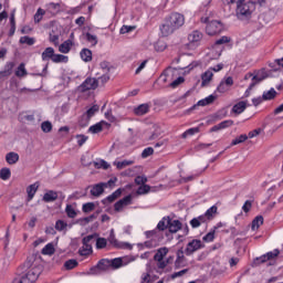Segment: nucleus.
Listing matches in <instances>:
<instances>
[{
	"mask_svg": "<svg viewBox=\"0 0 283 283\" xmlns=\"http://www.w3.org/2000/svg\"><path fill=\"white\" fill-rule=\"evenodd\" d=\"M20 277L18 279V283H34L39 280L41 275L42 269L41 265H34L32 260H27L21 266Z\"/></svg>",
	"mask_w": 283,
	"mask_h": 283,
	"instance_id": "1",
	"label": "nucleus"
},
{
	"mask_svg": "<svg viewBox=\"0 0 283 283\" xmlns=\"http://www.w3.org/2000/svg\"><path fill=\"white\" fill-rule=\"evenodd\" d=\"M144 235H146L147 241L137 244L139 251H143V249H156L165 240V232H159L158 228L145 231Z\"/></svg>",
	"mask_w": 283,
	"mask_h": 283,
	"instance_id": "2",
	"label": "nucleus"
},
{
	"mask_svg": "<svg viewBox=\"0 0 283 283\" xmlns=\"http://www.w3.org/2000/svg\"><path fill=\"white\" fill-rule=\"evenodd\" d=\"M255 11V2L247 0H238L235 17L239 21H249Z\"/></svg>",
	"mask_w": 283,
	"mask_h": 283,
	"instance_id": "3",
	"label": "nucleus"
},
{
	"mask_svg": "<svg viewBox=\"0 0 283 283\" xmlns=\"http://www.w3.org/2000/svg\"><path fill=\"white\" fill-rule=\"evenodd\" d=\"M159 233L168 231L170 233H178L182 229V222L178 219H171V217H164L156 226Z\"/></svg>",
	"mask_w": 283,
	"mask_h": 283,
	"instance_id": "4",
	"label": "nucleus"
},
{
	"mask_svg": "<svg viewBox=\"0 0 283 283\" xmlns=\"http://www.w3.org/2000/svg\"><path fill=\"white\" fill-rule=\"evenodd\" d=\"M201 23H206V33L209 36H216L217 34H221L222 30H224V24H222L220 20L209 21V17L201 18Z\"/></svg>",
	"mask_w": 283,
	"mask_h": 283,
	"instance_id": "5",
	"label": "nucleus"
},
{
	"mask_svg": "<svg viewBox=\"0 0 283 283\" xmlns=\"http://www.w3.org/2000/svg\"><path fill=\"white\" fill-rule=\"evenodd\" d=\"M252 76V78H251ZM251 78V83L249 84V90H253L254 85H258V83H262V81L269 78V71L266 69L262 67L259 71H256V74L253 75V73H248L245 75V80Z\"/></svg>",
	"mask_w": 283,
	"mask_h": 283,
	"instance_id": "6",
	"label": "nucleus"
},
{
	"mask_svg": "<svg viewBox=\"0 0 283 283\" xmlns=\"http://www.w3.org/2000/svg\"><path fill=\"white\" fill-rule=\"evenodd\" d=\"M166 23H170V25L176 30H180L185 25V15L178 12H171L169 17L165 18Z\"/></svg>",
	"mask_w": 283,
	"mask_h": 283,
	"instance_id": "7",
	"label": "nucleus"
},
{
	"mask_svg": "<svg viewBox=\"0 0 283 283\" xmlns=\"http://www.w3.org/2000/svg\"><path fill=\"white\" fill-rule=\"evenodd\" d=\"M280 255V249H274L273 251L266 252L265 254H262L261 256H258L254 259L253 264L255 266H260V264H264L269 262V260H275Z\"/></svg>",
	"mask_w": 283,
	"mask_h": 283,
	"instance_id": "8",
	"label": "nucleus"
},
{
	"mask_svg": "<svg viewBox=\"0 0 283 283\" xmlns=\"http://www.w3.org/2000/svg\"><path fill=\"white\" fill-rule=\"evenodd\" d=\"M112 263L109 259H101L96 265L90 269V275H96L98 271H109Z\"/></svg>",
	"mask_w": 283,
	"mask_h": 283,
	"instance_id": "9",
	"label": "nucleus"
},
{
	"mask_svg": "<svg viewBox=\"0 0 283 283\" xmlns=\"http://www.w3.org/2000/svg\"><path fill=\"white\" fill-rule=\"evenodd\" d=\"M233 76H224L218 84L216 92L219 94H227L231 87H233Z\"/></svg>",
	"mask_w": 283,
	"mask_h": 283,
	"instance_id": "10",
	"label": "nucleus"
},
{
	"mask_svg": "<svg viewBox=\"0 0 283 283\" xmlns=\"http://www.w3.org/2000/svg\"><path fill=\"white\" fill-rule=\"evenodd\" d=\"M98 87V80L96 77H86L85 81L77 87L78 92H90Z\"/></svg>",
	"mask_w": 283,
	"mask_h": 283,
	"instance_id": "11",
	"label": "nucleus"
},
{
	"mask_svg": "<svg viewBox=\"0 0 283 283\" xmlns=\"http://www.w3.org/2000/svg\"><path fill=\"white\" fill-rule=\"evenodd\" d=\"M108 242L115 249H127L128 251H132V249H134V247L129 242H120V241H118L116 239V235H114V229L111 230Z\"/></svg>",
	"mask_w": 283,
	"mask_h": 283,
	"instance_id": "12",
	"label": "nucleus"
},
{
	"mask_svg": "<svg viewBox=\"0 0 283 283\" xmlns=\"http://www.w3.org/2000/svg\"><path fill=\"white\" fill-rule=\"evenodd\" d=\"M202 241L195 239L187 244L185 253L186 255H193V253L199 251V249H202Z\"/></svg>",
	"mask_w": 283,
	"mask_h": 283,
	"instance_id": "13",
	"label": "nucleus"
},
{
	"mask_svg": "<svg viewBox=\"0 0 283 283\" xmlns=\"http://www.w3.org/2000/svg\"><path fill=\"white\" fill-rule=\"evenodd\" d=\"M45 12L50 14L51 17H56V14H61L63 12V9H61V3L56 2H49L45 4Z\"/></svg>",
	"mask_w": 283,
	"mask_h": 283,
	"instance_id": "14",
	"label": "nucleus"
},
{
	"mask_svg": "<svg viewBox=\"0 0 283 283\" xmlns=\"http://www.w3.org/2000/svg\"><path fill=\"white\" fill-rule=\"evenodd\" d=\"M217 98H218V96L211 94V95L207 96L206 98L198 101L197 104L192 105L189 108V112H193V109H196V107H207V105H211V103H213V101H216Z\"/></svg>",
	"mask_w": 283,
	"mask_h": 283,
	"instance_id": "15",
	"label": "nucleus"
},
{
	"mask_svg": "<svg viewBox=\"0 0 283 283\" xmlns=\"http://www.w3.org/2000/svg\"><path fill=\"white\" fill-rule=\"evenodd\" d=\"M202 32L195 30L188 34V41L190 45H195L196 48H198V45H200V42L202 41Z\"/></svg>",
	"mask_w": 283,
	"mask_h": 283,
	"instance_id": "16",
	"label": "nucleus"
},
{
	"mask_svg": "<svg viewBox=\"0 0 283 283\" xmlns=\"http://www.w3.org/2000/svg\"><path fill=\"white\" fill-rule=\"evenodd\" d=\"M159 32L161 34V36L166 38V36H171V34H174V32H176V29L171 25L170 22H166L163 23L159 27Z\"/></svg>",
	"mask_w": 283,
	"mask_h": 283,
	"instance_id": "17",
	"label": "nucleus"
},
{
	"mask_svg": "<svg viewBox=\"0 0 283 283\" xmlns=\"http://www.w3.org/2000/svg\"><path fill=\"white\" fill-rule=\"evenodd\" d=\"M174 264L175 269H182V266H185V250H182V248L176 251V260Z\"/></svg>",
	"mask_w": 283,
	"mask_h": 283,
	"instance_id": "18",
	"label": "nucleus"
},
{
	"mask_svg": "<svg viewBox=\"0 0 283 283\" xmlns=\"http://www.w3.org/2000/svg\"><path fill=\"white\" fill-rule=\"evenodd\" d=\"M233 125V119H226L210 128V134H213V132H220V129H227L228 127H231Z\"/></svg>",
	"mask_w": 283,
	"mask_h": 283,
	"instance_id": "19",
	"label": "nucleus"
},
{
	"mask_svg": "<svg viewBox=\"0 0 283 283\" xmlns=\"http://www.w3.org/2000/svg\"><path fill=\"white\" fill-rule=\"evenodd\" d=\"M150 106L148 103L140 104L136 106L133 112L135 116H145V114H149Z\"/></svg>",
	"mask_w": 283,
	"mask_h": 283,
	"instance_id": "20",
	"label": "nucleus"
},
{
	"mask_svg": "<svg viewBox=\"0 0 283 283\" xmlns=\"http://www.w3.org/2000/svg\"><path fill=\"white\" fill-rule=\"evenodd\" d=\"M105 187H107V184H105V182H99V184L94 185L91 189V196L98 198V196L104 193Z\"/></svg>",
	"mask_w": 283,
	"mask_h": 283,
	"instance_id": "21",
	"label": "nucleus"
},
{
	"mask_svg": "<svg viewBox=\"0 0 283 283\" xmlns=\"http://www.w3.org/2000/svg\"><path fill=\"white\" fill-rule=\"evenodd\" d=\"M167 253H169V249L167 247L159 248L154 255L155 262H158V264H160V262H165V255H167Z\"/></svg>",
	"mask_w": 283,
	"mask_h": 283,
	"instance_id": "22",
	"label": "nucleus"
},
{
	"mask_svg": "<svg viewBox=\"0 0 283 283\" xmlns=\"http://www.w3.org/2000/svg\"><path fill=\"white\" fill-rule=\"evenodd\" d=\"M82 244L83 245L78 249V255H81L82 258H85L94 253L92 244H87V243H82Z\"/></svg>",
	"mask_w": 283,
	"mask_h": 283,
	"instance_id": "23",
	"label": "nucleus"
},
{
	"mask_svg": "<svg viewBox=\"0 0 283 283\" xmlns=\"http://www.w3.org/2000/svg\"><path fill=\"white\" fill-rule=\"evenodd\" d=\"M36 191H39V181L30 185L28 188H27V193H28V202H30V200H32L34 198V196L36 195Z\"/></svg>",
	"mask_w": 283,
	"mask_h": 283,
	"instance_id": "24",
	"label": "nucleus"
},
{
	"mask_svg": "<svg viewBox=\"0 0 283 283\" xmlns=\"http://www.w3.org/2000/svg\"><path fill=\"white\" fill-rule=\"evenodd\" d=\"M83 36L87 43L92 45V48L98 45V36L96 34H92L90 32H84Z\"/></svg>",
	"mask_w": 283,
	"mask_h": 283,
	"instance_id": "25",
	"label": "nucleus"
},
{
	"mask_svg": "<svg viewBox=\"0 0 283 283\" xmlns=\"http://www.w3.org/2000/svg\"><path fill=\"white\" fill-rule=\"evenodd\" d=\"M211 78H213V72L211 70H208L201 74V87L209 85V83H211Z\"/></svg>",
	"mask_w": 283,
	"mask_h": 283,
	"instance_id": "26",
	"label": "nucleus"
},
{
	"mask_svg": "<svg viewBox=\"0 0 283 283\" xmlns=\"http://www.w3.org/2000/svg\"><path fill=\"white\" fill-rule=\"evenodd\" d=\"M54 48L48 46L43 52H42V61H53L54 59Z\"/></svg>",
	"mask_w": 283,
	"mask_h": 283,
	"instance_id": "27",
	"label": "nucleus"
},
{
	"mask_svg": "<svg viewBox=\"0 0 283 283\" xmlns=\"http://www.w3.org/2000/svg\"><path fill=\"white\" fill-rule=\"evenodd\" d=\"M73 42L69 39L65 40L62 44H60V52L62 54H70V50H72Z\"/></svg>",
	"mask_w": 283,
	"mask_h": 283,
	"instance_id": "28",
	"label": "nucleus"
},
{
	"mask_svg": "<svg viewBox=\"0 0 283 283\" xmlns=\"http://www.w3.org/2000/svg\"><path fill=\"white\" fill-rule=\"evenodd\" d=\"M57 199H59V193L54 190H49L43 196L44 202H54V200H57Z\"/></svg>",
	"mask_w": 283,
	"mask_h": 283,
	"instance_id": "29",
	"label": "nucleus"
},
{
	"mask_svg": "<svg viewBox=\"0 0 283 283\" xmlns=\"http://www.w3.org/2000/svg\"><path fill=\"white\" fill-rule=\"evenodd\" d=\"M80 56L84 63H90L92 61V50L84 48L80 52Z\"/></svg>",
	"mask_w": 283,
	"mask_h": 283,
	"instance_id": "30",
	"label": "nucleus"
},
{
	"mask_svg": "<svg viewBox=\"0 0 283 283\" xmlns=\"http://www.w3.org/2000/svg\"><path fill=\"white\" fill-rule=\"evenodd\" d=\"M107 247V239L103 238V237H97L95 238V248L97 251H101L103 249H106Z\"/></svg>",
	"mask_w": 283,
	"mask_h": 283,
	"instance_id": "31",
	"label": "nucleus"
},
{
	"mask_svg": "<svg viewBox=\"0 0 283 283\" xmlns=\"http://www.w3.org/2000/svg\"><path fill=\"white\" fill-rule=\"evenodd\" d=\"M244 109H247V101L238 102L237 104H234L232 106V112L234 114H242V112H244Z\"/></svg>",
	"mask_w": 283,
	"mask_h": 283,
	"instance_id": "32",
	"label": "nucleus"
},
{
	"mask_svg": "<svg viewBox=\"0 0 283 283\" xmlns=\"http://www.w3.org/2000/svg\"><path fill=\"white\" fill-rule=\"evenodd\" d=\"M277 96V91L274 87H271L269 91H264L262 94V98L264 101H273Z\"/></svg>",
	"mask_w": 283,
	"mask_h": 283,
	"instance_id": "33",
	"label": "nucleus"
},
{
	"mask_svg": "<svg viewBox=\"0 0 283 283\" xmlns=\"http://www.w3.org/2000/svg\"><path fill=\"white\" fill-rule=\"evenodd\" d=\"M6 161L8 165H17L19 163V154L11 151L6 155Z\"/></svg>",
	"mask_w": 283,
	"mask_h": 283,
	"instance_id": "34",
	"label": "nucleus"
},
{
	"mask_svg": "<svg viewBox=\"0 0 283 283\" xmlns=\"http://www.w3.org/2000/svg\"><path fill=\"white\" fill-rule=\"evenodd\" d=\"M120 266H127V262L123 258H115L111 260V269H120Z\"/></svg>",
	"mask_w": 283,
	"mask_h": 283,
	"instance_id": "35",
	"label": "nucleus"
},
{
	"mask_svg": "<svg viewBox=\"0 0 283 283\" xmlns=\"http://www.w3.org/2000/svg\"><path fill=\"white\" fill-rule=\"evenodd\" d=\"M103 124H105V120H101L90 126L88 128L90 134H101V132H103Z\"/></svg>",
	"mask_w": 283,
	"mask_h": 283,
	"instance_id": "36",
	"label": "nucleus"
},
{
	"mask_svg": "<svg viewBox=\"0 0 283 283\" xmlns=\"http://www.w3.org/2000/svg\"><path fill=\"white\" fill-rule=\"evenodd\" d=\"M262 224H264V217L256 216L253 220H252V224H251V229L252 231H255V229H260V227H262Z\"/></svg>",
	"mask_w": 283,
	"mask_h": 283,
	"instance_id": "37",
	"label": "nucleus"
},
{
	"mask_svg": "<svg viewBox=\"0 0 283 283\" xmlns=\"http://www.w3.org/2000/svg\"><path fill=\"white\" fill-rule=\"evenodd\" d=\"M15 76L18 78H23V76H28V70L25 69V63H20L15 69Z\"/></svg>",
	"mask_w": 283,
	"mask_h": 283,
	"instance_id": "38",
	"label": "nucleus"
},
{
	"mask_svg": "<svg viewBox=\"0 0 283 283\" xmlns=\"http://www.w3.org/2000/svg\"><path fill=\"white\" fill-rule=\"evenodd\" d=\"M247 140H249V136L247 134H241L231 142L230 146L235 147V145H241V143H247Z\"/></svg>",
	"mask_w": 283,
	"mask_h": 283,
	"instance_id": "39",
	"label": "nucleus"
},
{
	"mask_svg": "<svg viewBox=\"0 0 283 283\" xmlns=\"http://www.w3.org/2000/svg\"><path fill=\"white\" fill-rule=\"evenodd\" d=\"M13 70H14V62H7L4 65V70L0 72V74L2 76H10Z\"/></svg>",
	"mask_w": 283,
	"mask_h": 283,
	"instance_id": "40",
	"label": "nucleus"
},
{
	"mask_svg": "<svg viewBox=\"0 0 283 283\" xmlns=\"http://www.w3.org/2000/svg\"><path fill=\"white\" fill-rule=\"evenodd\" d=\"M133 188H134V184H127L124 186V188H118L112 195L113 197H115V199H117V198H120V196H123V191H126V189H133Z\"/></svg>",
	"mask_w": 283,
	"mask_h": 283,
	"instance_id": "41",
	"label": "nucleus"
},
{
	"mask_svg": "<svg viewBox=\"0 0 283 283\" xmlns=\"http://www.w3.org/2000/svg\"><path fill=\"white\" fill-rule=\"evenodd\" d=\"M69 61H70V57L67 55L56 54V53L53 55V60H52L53 63H69Z\"/></svg>",
	"mask_w": 283,
	"mask_h": 283,
	"instance_id": "42",
	"label": "nucleus"
},
{
	"mask_svg": "<svg viewBox=\"0 0 283 283\" xmlns=\"http://www.w3.org/2000/svg\"><path fill=\"white\" fill-rule=\"evenodd\" d=\"M196 134H200V127H191L182 133L181 138H187L188 136H196Z\"/></svg>",
	"mask_w": 283,
	"mask_h": 283,
	"instance_id": "43",
	"label": "nucleus"
},
{
	"mask_svg": "<svg viewBox=\"0 0 283 283\" xmlns=\"http://www.w3.org/2000/svg\"><path fill=\"white\" fill-rule=\"evenodd\" d=\"M45 10L42 8H39L35 12V14L33 15L34 19V23H41V21H43V17H45Z\"/></svg>",
	"mask_w": 283,
	"mask_h": 283,
	"instance_id": "44",
	"label": "nucleus"
},
{
	"mask_svg": "<svg viewBox=\"0 0 283 283\" xmlns=\"http://www.w3.org/2000/svg\"><path fill=\"white\" fill-rule=\"evenodd\" d=\"M54 243H48L41 251L42 255H54Z\"/></svg>",
	"mask_w": 283,
	"mask_h": 283,
	"instance_id": "45",
	"label": "nucleus"
},
{
	"mask_svg": "<svg viewBox=\"0 0 283 283\" xmlns=\"http://www.w3.org/2000/svg\"><path fill=\"white\" fill-rule=\"evenodd\" d=\"M19 42L24 45H34L36 43V39L31 38L30 35L21 36Z\"/></svg>",
	"mask_w": 283,
	"mask_h": 283,
	"instance_id": "46",
	"label": "nucleus"
},
{
	"mask_svg": "<svg viewBox=\"0 0 283 283\" xmlns=\"http://www.w3.org/2000/svg\"><path fill=\"white\" fill-rule=\"evenodd\" d=\"M12 176V171L10 168L4 167L0 169V178L1 180H10V177Z\"/></svg>",
	"mask_w": 283,
	"mask_h": 283,
	"instance_id": "47",
	"label": "nucleus"
},
{
	"mask_svg": "<svg viewBox=\"0 0 283 283\" xmlns=\"http://www.w3.org/2000/svg\"><path fill=\"white\" fill-rule=\"evenodd\" d=\"M76 266H78V261L76 259H70L64 263L66 271H72V269H76Z\"/></svg>",
	"mask_w": 283,
	"mask_h": 283,
	"instance_id": "48",
	"label": "nucleus"
},
{
	"mask_svg": "<svg viewBox=\"0 0 283 283\" xmlns=\"http://www.w3.org/2000/svg\"><path fill=\"white\" fill-rule=\"evenodd\" d=\"M113 165L117 168V169H125V167H129V165H134L133 160H123V161H114Z\"/></svg>",
	"mask_w": 283,
	"mask_h": 283,
	"instance_id": "49",
	"label": "nucleus"
},
{
	"mask_svg": "<svg viewBox=\"0 0 283 283\" xmlns=\"http://www.w3.org/2000/svg\"><path fill=\"white\" fill-rule=\"evenodd\" d=\"M75 138L77 140L78 147H83L87 143V140H90V137L84 134H77L75 135Z\"/></svg>",
	"mask_w": 283,
	"mask_h": 283,
	"instance_id": "50",
	"label": "nucleus"
},
{
	"mask_svg": "<svg viewBox=\"0 0 283 283\" xmlns=\"http://www.w3.org/2000/svg\"><path fill=\"white\" fill-rule=\"evenodd\" d=\"M174 260H176V256L169 255L164 262L157 263V266L158 269H165L168 264H174Z\"/></svg>",
	"mask_w": 283,
	"mask_h": 283,
	"instance_id": "51",
	"label": "nucleus"
},
{
	"mask_svg": "<svg viewBox=\"0 0 283 283\" xmlns=\"http://www.w3.org/2000/svg\"><path fill=\"white\" fill-rule=\"evenodd\" d=\"M224 43H231V38L222 35L220 39L213 42L212 48H216V45H224Z\"/></svg>",
	"mask_w": 283,
	"mask_h": 283,
	"instance_id": "52",
	"label": "nucleus"
},
{
	"mask_svg": "<svg viewBox=\"0 0 283 283\" xmlns=\"http://www.w3.org/2000/svg\"><path fill=\"white\" fill-rule=\"evenodd\" d=\"M151 187L149 185H143L137 188V196H145V193H149Z\"/></svg>",
	"mask_w": 283,
	"mask_h": 283,
	"instance_id": "53",
	"label": "nucleus"
},
{
	"mask_svg": "<svg viewBox=\"0 0 283 283\" xmlns=\"http://www.w3.org/2000/svg\"><path fill=\"white\" fill-rule=\"evenodd\" d=\"M216 213H218V206H212L205 212L209 220H213V216H216Z\"/></svg>",
	"mask_w": 283,
	"mask_h": 283,
	"instance_id": "54",
	"label": "nucleus"
},
{
	"mask_svg": "<svg viewBox=\"0 0 283 283\" xmlns=\"http://www.w3.org/2000/svg\"><path fill=\"white\" fill-rule=\"evenodd\" d=\"M96 238H98V233L88 234L82 239V244H92Z\"/></svg>",
	"mask_w": 283,
	"mask_h": 283,
	"instance_id": "55",
	"label": "nucleus"
},
{
	"mask_svg": "<svg viewBox=\"0 0 283 283\" xmlns=\"http://www.w3.org/2000/svg\"><path fill=\"white\" fill-rule=\"evenodd\" d=\"M90 118L86 117L85 113H83L80 117H78V125L80 127H87V125H90Z\"/></svg>",
	"mask_w": 283,
	"mask_h": 283,
	"instance_id": "56",
	"label": "nucleus"
},
{
	"mask_svg": "<svg viewBox=\"0 0 283 283\" xmlns=\"http://www.w3.org/2000/svg\"><path fill=\"white\" fill-rule=\"evenodd\" d=\"M95 208H96V205H94V202H86L82 206V211L83 213H90L94 211Z\"/></svg>",
	"mask_w": 283,
	"mask_h": 283,
	"instance_id": "57",
	"label": "nucleus"
},
{
	"mask_svg": "<svg viewBox=\"0 0 283 283\" xmlns=\"http://www.w3.org/2000/svg\"><path fill=\"white\" fill-rule=\"evenodd\" d=\"M203 242H213L216 240V230H210L206 235L202 238Z\"/></svg>",
	"mask_w": 283,
	"mask_h": 283,
	"instance_id": "58",
	"label": "nucleus"
},
{
	"mask_svg": "<svg viewBox=\"0 0 283 283\" xmlns=\"http://www.w3.org/2000/svg\"><path fill=\"white\" fill-rule=\"evenodd\" d=\"M41 129L44 134H50L52 132V122L46 120L41 124Z\"/></svg>",
	"mask_w": 283,
	"mask_h": 283,
	"instance_id": "59",
	"label": "nucleus"
},
{
	"mask_svg": "<svg viewBox=\"0 0 283 283\" xmlns=\"http://www.w3.org/2000/svg\"><path fill=\"white\" fill-rule=\"evenodd\" d=\"M96 112H98V105H93L84 114L86 117H88L91 119L92 116H94V114H96Z\"/></svg>",
	"mask_w": 283,
	"mask_h": 283,
	"instance_id": "60",
	"label": "nucleus"
},
{
	"mask_svg": "<svg viewBox=\"0 0 283 283\" xmlns=\"http://www.w3.org/2000/svg\"><path fill=\"white\" fill-rule=\"evenodd\" d=\"M55 229L56 231H65V229H67V222L64 220H57L55 222Z\"/></svg>",
	"mask_w": 283,
	"mask_h": 283,
	"instance_id": "61",
	"label": "nucleus"
},
{
	"mask_svg": "<svg viewBox=\"0 0 283 283\" xmlns=\"http://www.w3.org/2000/svg\"><path fill=\"white\" fill-rule=\"evenodd\" d=\"M95 167L96 169H108L111 166L109 163H107L105 159H102L101 161L95 163Z\"/></svg>",
	"mask_w": 283,
	"mask_h": 283,
	"instance_id": "62",
	"label": "nucleus"
},
{
	"mask_svg": "<svg viewBox=\"0 0 283 283\" xmlns=\"http://www.w3.org/2000/svg\"><path fill=\"white\" fill-rule=\"evenodd\" d=\"M65 211H66V216L69 218H76V210H74L72 205H67L66 208H65Z\"/></svg>",
	"mask_w": 283,
	"mask_h": 283,
	"instance_id": "63",
	"label": "nucleus"
},
{
	"mask_svg": "<svg viewBox=\"0 0 283 283\" xmlns=\"http://www.w3.org/2000/svg\"><path fill=\"white\" fill-rule=\"evenodd\" d=\"M149 156H154L153 147H147L142 151V158H149Z\"/></svg>",
	"mask_w": 283,
	"mask_h": 283,
	"instance_id": "64",
	"label": "nucleus"
}]
</instances>
